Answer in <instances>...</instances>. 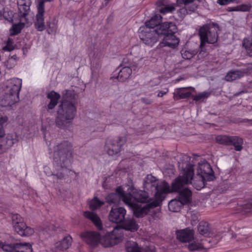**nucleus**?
<instances>
[{
    "instance_id": "1",
    "label": "nucleus",
    "mask_w": 252,
    "mask_h": 252,
    "mask_svg": "<svg viewBox=\"0 0 252 252\" xmlns=\"http://www.w3.org/2000/svg\"><path fill=\"white\" fill-rule=\"evenodd\" d=\"M44 138L46 144L48 145V151L50 154L53 153V164L56 174L48 172V166L44 167V172L48 176L51 175L58 179L62 180L64 178V174L69 173L70 174H76L75 172L69 169L71 165L72 158V145L67 141H63L61 143H58L52 148V144L53 142L48 141L46 139V133L44 134Z\"/></svg>"
},
{
    "instance_id": "2",
    "label": "nucleus",
    "mask_w": 252,
    "mask_h": 252,
    "mask_svg": "<svg viewBox=\"0 0 252 252\" xmlns=\"http://www.w3.org/2000/svg\"><path fill=\"white\" fill-rule=\"evenodd\" d=\"M76 106L71 102L63 100L59 106L58 116L56 119V125L61 128H65V124H70L76 114Z\"/></svg>"
},
{
    "instance_id": "3",
    "label": "nucleus",
    "mask_w": 252,
    "mask_h": 252,
    "mask_svg": "<svg viewBox=\"0 0 252 252\" xmlns=\"http://www.w3.org/2000/svg\"><path fill=\"white\" fill-rule=\"evenodd\" d=\"M22 79L15 78L11 79L7 86V91L0 100V105L2 107L11 106L19 100V92L22 87Z\"/></svg>"
},
{
    "instance_id": "4",
    "label": "nucleus",
    "mask_w": 252,
    "mask_h": 252,
    "mask_svg": "<svg viewBox=\"0 0 252 252\" xmlns=\"http://www.w3.org/2000/svg\"><path fill=\"white\" fill-rule=\"evenodd\" d=\"M194 175L193 165L190 163L187 165L183 169L182 175L174 179L170 187L171 192H178L184 189V187L191 183Z\"/></svg>"
},
{
    "instance_id": "5",
    "label": "nucleus",
    "mask_w": 252,
    "mask_h": 252,
    "mask_svg": "<svg viewBox=\"0 0 252 252\" xmlns=\"http://www.w3.org/2000/svg\"><path fill=\"white\" fill-rule=\"evenodd\" d=\"M161 31H163L160 35V37L163 36L162 43L165 46L175 48L180 41L179 39L175 35L177 31L175 24L165 22L161 25Z\"/></svg>"
},
{
    "instance_id": "6",
    "label": "nucleus",
    "mask_w": 252,
    "mask_h": 252,
    "mask_svg": "<svg viewBox=\"0 0 252 252\" xmlns=\"http://www.w3.org/2000/svg\"><path fill=\"white\" fill-rule=\"evenodd\" d=\"M219 27L215 23L205 24L201 26L199 30L200 38V47L203 48L206 43L214 44L218 41V31Z\"/></svg>"
},
{
    "instance_id": "7",
    "label": "nucleus",
    "mask_w": 252,
    "mask_h": 252,
    "mask_svg": "<svg viewBox=\"0 0 252 252\" xmlns=\"http://www.w3.org/2000/svg\"><path fill=\"white\" fill-rule=\"evenodd\" d=\"M139 36L140 40L145 45L152 47L158 40L162 33L161 25L156 30L149 27H140Z\"/></svg>"
},
{
    "instance_id": "8",
    "label": "nucleus",
    "mask_w": 252,
    "mask_h": 252,
    "mask_svg": "<svg viewBox=\"0 0 252 252\" xmlns=\"http://www.w3.org/2000/svg\"><path fill=\"white\" fill-rule=\"evenodd\" d=\"M216 142L226 146L233 145L236 151H240L243 149V139L238 136L219 135L216 137Z\"/></svg>"
},
{
    "instance_id": "9",
    "label": "nucleus",
    "mask_w": 252,
    "mask_h": 252,
    "mask_svg": "<svg viewBox=\"0 0 252 252\" xmlns=\"http://www.w3.org/2000/svg\"><path fill=\"white\" fill-rule=\"evenodd\" d=\"M154 190H156L155 199L151 202L156 207L161 204L168 193L171 192L168 183L164 181L159 182Z\"/></svg>"
},
{
    "instance_id": "10",
    "label": "nucleus",
    "mask_w": 252,
    "mask_h": 252,
    "mask_svg": "<svg viewBox=\"0 0 252 252\" xmlns=\"http://www.w3.org/2000/svg\"><path fill=\"white\" fill-rule=\"evenodd\" d=\"M12 220L14 230L18 234L21 236H30L34 233L33 229L27 226L20 215L13 214Z\"/></svg>"
},
{
    "instance_id": "11",
    "label": "nucleus",
    "mask_w": 252,
    "mask_h": 252,
    "mask_svg": "<svg viewBox=\"0 0 252 252\" xmlns=\"http://www.w3.org/2000/svg\"><path fill=\"white\" fill-rule=\"evenodd\" d=\"M126 142L123 137H118L113 140H107L105 149L109 156L117 155L122 150V146Z\"/></svg>"
},
{
    "instance_id": "12",
    "label": "nucleus",
    "mask_w": 252,
    "mask_h": 252,
    "mask_svg": "<svg viewBox=\"0 0 252 252\" xmlns=\"http://www.w3.org/2000/svg\"><path fill=\"white\" fill-rule=\"evenodd\" d=\"M101 235L96 231H85L80 234L82 240L92 248L101 244Z\"/></svg>"
},
{
    "instance_id": "13",
    "label": "nucleus",
    "mask_w": 252,
    "mask_h": 252,
    "mask_svg": "<svg viewBox=\"0 0 252 252\" xmlns=\"http://www.w3.org/2000/svg\"><path fill=\"white\" fill-rule=\"evenodd\" d=\"M197 176L202 177L207 181H213L215 177L214 172L210 163L205 161L199 163L197 168Z\"/></svg>"
},
{
    "instance_id": "14",
    "label": "nucleus",
    "mask_w": 252,
    "mask_h": 252,
    "mask_svg": "<svg viewBox=\"0 0 252 252\" xmlns=\"http://www.w3.org/2000/svg\"><path fill=\"white\" fill-rule=\"evenodd\" d=\"M2 250L5 252H32L31 244L28 243H16L2 246Z\"/></svg>"
},
{
    "instance_id": "15",
    "label": "nucleus",
    "mask_w": 252,
    "mask_h": 252,
    "mask_svg": "<svg viewBox=\"0 0 252 252\" xmlns=\"http://www.w3.org/2000/svg\"><path fill=\"white\" fill-rule=\"evenodd\" d=\"M126 211L123 207H113L109 213V220L110 221L120 224L124 221Z\"/></svg>"
},
{
    "instance_id": "16",
    "label": "nucleus",
    "mask_w": 252,
    "mask_h": 252,
    "mask_svg": "<svg viewBox=\"0 0 252 252\" xmlns=\"http://www.w3.org/2000/svg\"><path fill=\"white\" fill-rule=\"evenodd\" d=\"M121 239L116 233L115 229L111 232H106L101 237V244L104 247H111L118 244Z\"/></svg>"
},
{
    "instance_id": "17",
    "label": "nucleus",
    "mask_w": 252,
    "mask_h": 252,
    "mask_svg": "<svg viewBox=\"0 0 252 252\" xmlns=\"http://www.w3.org/2000/svg\"><path fill=\"white\" fill-rule=\"evenodd\" d=\"M156 207L151 202L148 203L144 206L136 204H133L132 211L133 215L136 218H142L148 214L150 209Z\"/></svg>"
},
{
    "instance_id": "18",
    "label": "nucleus",
    "mask_w": 252,
    "mask_h": 252,
    "mask_svg": "<svg viewBox=\"0 0 252 252\" xmlns=\"http://www.w3.org/2000/svg\"><path fill=\"white\" fill-rule=\"evenodd\" d=\"M44 12V2L41 1L37 5V13L36 15V21L34 23L35 29L39 32H42L45 29Z\"/></svg>"
},
{
    "instance_id": "19",
    "label": "nucleus",
    "mask_w": 252,
    "mask_h": 252,
    "mask_svg": "<svg viewBox=\"0 0 252 252\" xmlns=\"http://www.w3.org/2000/svg\"><path fill=\"white\" fill-rule=\"evenodd\" d=\"M178 240L182 243H189L194 239V232L192 229L187 227L176 231Z\"/></svg>"
},
{
    "instance_id": "20",
    "label": "nucleus",
    "mask_w": 252,
    "mask_h": 252,
    "mask_svg": "<svg viewBox=\"0 0 252 252\" xmlns=\"http://www.w3.org/2000/svg\"><path fill=\"white\" fill-rule=\"evenodd\" d=\"M31 0H17V5L20 16L25 17L30 12Z\"/></svg>"
},
{
    "instance_id": "21",
    "label": "nucleus",
    "mask_w": 252,
    "mask_h": 252,
    "mask_svg": "<svg viewBox=\"0 0 252 252\" xmlns=\"http://www.w3.org/2000/svg\"><path fill=\"white\" fill-rule=\"evenodd\" d=\"M118 227L131 232H135L138 229V225L133 219H125L124 221L119 226L115 227V229H117Z\"/></svg>"
},
{
    "instance_id": "22",
    "label": "nucleus",
    "mask_w": 252,
    "mask_h": 252,
    "mask_svg": "<svg viewBox=\"0 0 252 252\" xmlns=\"http://www.w3.org/2000/svg\"><path fill=\"white\" fill-rule=\"evenodd\" d=\"M159 183L156 177L151 174L147 175L144 180V189L149 191H153Z\"/></svg>"
},
{
    "instance_id": "23",
    "label": "nucleus",
    "mask_w": 252,
    "mask_h": 252,
    "mask_svg": "<svg viewBox=\"0 0 252 252\" xmlns=\"http://www.w3.org/2000/svg\"><path fill=\"white\" fill-rule=\"evenodd\" d=\"M122 194V187H117L115 192L108 194L105 198L106 202L109 204H115L121 201V195Z\"/></svg>"
},
{
    "instance_id": "24",
    "label": "nucleus",
    "mask_w": 252,
    "mask_h": 252,
    "mask_svg": "<svg viewBox=\"0 0 252 252\" xmlns=\"http://www.w3.org/2000/svg\"><path fill=\"white\" fill-rule=\"evenodd\" d=\"M84 216L91 220L98 230L103 229V225L99 217L96 214L93 212L86 211L84 212Z\"/></svg>"
},
{
    "instance_id": "25",
    "label": "nucleus",
    "mask_w": 252,
    "mask_h": 252,
    "mask_svg": "<svg viewBox=\"0 0 252 252\" xmlns=\"http://www.w3.org/2000/svg\"><path fill=\"white\" fill-rule=\"evenodd\" d=\"M178 199L181 204H187L190 202L192 197V192L188 188H184L178 192Z\"/></svg>"
},
{
    "instance_id": "26",
    "label": "nucleus",
    "mask_w": 252,
    "mask_h": 252,
    "mask_svg": "<svg viewBox=\"0 0 252 252\" xmlns=\"http://www.w3.org/2000/svg\"><path fill=\"white\" fill-rule=\"evenodd\" d=\"M133 198L137 202L141 203H149V193L145 190H137L133 189Z\"/></svg>"
},
{
    "instance_id": "27",
    "label": "nucleus",
    "mask_w": 252,
    "mask_h": 252,
    "mask_svg": "<svg viewBox=\"0 0 252 252\" xmlns=\"http://www.w3.org/2000/svg\"><path fill=\"white\" fill-rule=\"evenodd\" d=\"M161 21V16L156 15L145 23V27H149L153 30H156L158 28V26L161 25L163 23H162L160 24Z\"/></svg>"
},
{
    "instance_id": "28",
    "label": "nucleus",
    "mask_w": 252,
    "mask_h": 252,
    "mask_svg": "<svg viewBox=\"0 0 252 252\" xmlns=\"http://www.w3.org/2000/svg\"><path fill=\"white\" fill-rule=\"evenodd\" d=\"M47 97L50 99V101L47 106L48 108L53 109L57 104L61 95L59 94L52 91L48 94Z\"/></svg>"
},
{
    "instance_id": "29",
    "label": "nucleus",
    "mask_w": 252,
    "mask_h": 252,
    "mask_svg": "<svg viewBox=\"0 0 252 252\" xmlns=\"http://www.w3.org/2000/svg\"><path fill=\"white\" fill-rule=\"evenodd\" d=\"M132 73V69L129 66L123 67L118 72L117 79L120 82L126 81Z\"/></svg>"
},
{
    "instance_id": "30",
    "label": "nucleus",
    "mask_w": 252,
    "mask_h": 252,
    "mask_svg": "<svg viewBox=\"0 0 252 252\" xmlns=\"http://www.w3.org/2000/svg\"><path fill=\"white\" fill-rule=\"evenodd\" d=\"M15 134H8L6 137L5 143L3 144H0V154L3 153L6 149H8L15 143L16 141Z\"/></svg>"
},
{
    "instance_id": "31",
    "label": "nucleus",
    "mask_w": 252,
    "mask_h": 252,
    "mask_svg": "<svg viewBox=\"0 0 252 252\" xmlns=\"http://www.w3.org/2000/svg\"><path fill=\"white\" fill-rule=\"evenodd\" d=\"M72 241V238L70 235L66 236L57 244L56 247L59 250H66L71 246Z\"/></svg>"
},
{
    "instance_id": "32",
    "label": "nucleus",
    "mask_w": 252,
    "mask_h": 252,
    "mask_svg": "<svg viewBox=\"0 0 252 252\" xmlns=\"http://www.w3.org/2000/svg\"><path fill=\"white\" fill-rule=\"evenodd\" d=\"M7 120V118L6 117L0 118V144H3L5 143L6 140V137L8 134H15L16 136V141L15 143L17 141V135L15 133L7 134H6V136L4 137L5 131L3 126L6 122ZM14 138H15V137H14Z\"/></svg>"
},
{
    "instance_id": "33",
    "label": "nucleus",
    "mask_w": 252,
    "mask_h": 252,
    "mask_svg": "<svg viewBox=\"0 0 252 252\" xmlns=\"http://www.w3.org/2000/svg\"><path fill=\"white\" fill-rule=\"evenodd\" d=\"M126 250L127 252H156L155 248L149 247L141 248L138 247L137 243H135L132 246H127Z\"/></svg>"
},
{
    "instance_id": "34",
    "label": "nucleus",
    "mask_w": 252,
    "mask_h": 252,
    "mask_svg": "<svg viewBox=\"0 0 252 252\" xmlns=\"http://www.w3.org/2000/svg\"><path fill=\"white\" fill-rule=\"evenodd\" d=\"M47 32L49 34H55L58 28V20L55 17L50 18L47 22Z\"/></svg>"
},
{
    "instance_id": "35",
    "label": "nucleus",
    "mask_w": 252,
    "mask_h": 252,
    "mask_svg": "<svg viewBox=\"0 0 252 252\" xmlns=\"http://www.w3.org/2000/svg\"><path fill=\"white\" fill-rule=\"evenodd\" d=\"M89 56L91 60V69L94 71L95 69H97L100 67L99 62H96L95 63V61L97 59L96 61H98L101 58L100 55H98V53H94L93 54V53L90 52L89 53Z\"/></svg>"
},
{
    "instance_id": "36",
    "label": "nucleus",
    "mask_w": 252,
    "mask_h": 252,
    "mask_svg": "<svg viewBox=\"0 0 252 252\" xmlns=\"http://www.w3.org/2000/svg\"><path fill=\"white\" fill-rule=\"evenodd\" d=\"M243 76V73L239 70L229 71L225 76V79L227 81L231 82L240 78Z\"/></svg>"
},
{
    "instance_id": "37",
    "label": "nucleus",
    "mask_w": 252,
    "mask_h": 252,
    "mask_svg": "<svg viewBox=\"0 0 252 252\" xmlns=\"http://www.w3.org/2000/svg\"><path fill=\"white\" fill-rule=\"evenodd\" d=\"M199 179H197V177H196L194 179L191 180V183L190 184H192V186L197 190H201L205 186V182L207 181L205 179H203L202 177L200 176H198Z\"/></svg>"
},
{
    "instance_id": "38",
    "label": "nucleus",
    "mask_w": 252,
    "mask_h": 252,
    "mask_svg": "<svg viewBox=\"0 0 252 252\" xmlns=\"http://www.w3.org/2000/svg\"><path fill=\"white\" fill-rule=\"evenodd\" d=\"M88 204L89 206L90 209L94 211L104 204V202L100 201L96 197H94L93 199L88 201Z\"/></svg>"
},
{
    "instance_id": "39",
    "label": "nucleus",
    "mask_w": 252,
    "mask_h": 252,
    "mask_svg": "<svg viewBox=\"0 0 252 252\" xmlns=\"http://www.w3.org/2000/svg\"><path fill=\"white\" fill-rule=\"evenodd\" d=\"M182 205L179 199L172 200L168 203V209L171 212H178L180 211Z\"/></svg>"
},
{
    "instance_id": "40",
    "label": "nucleus",
    "mask_w": 252,
    "mask_h": 252,
    "mask_svg": "<svg viewBox=\"0 0 252 252\" xmlns=\"http://www.w3.org/2000/svg\"><path fill=\"white\" fill-rule=\"evenodd\" d=\"M242 44L247 55L252 57V38H245Z\"/></svg>"
},
{
    "instance_id": "41",
    "label": "nucleus",
    "mask_w": 252,
    "mask_h": 252,
    "mask_svg": "<svg viewBox=\"0 0 252 252\" xmlns=\"http://www.w3.org/2000/svg\"><path fill=\"white\" fill-rule=\"evenodd\" d=\"M239 208L240 213L243 215L249 216L252 214V203H248L241 205Z\"/></svg>"
},
{
    "instance_id": "42",
    "label": "nucleus",
    "mask_w": 252,
    "mask_h": 252,
    "mask_svg": "<svg viewBox=\"0 0 252 252\" xmlns=\"http://www.w3.org/2000/svg\"><path fill=\"white\" fill-rule=\"evenodd\" d=\"M191 95V92H186L183 89H179L174 93V96L177 99L188 98Z\"/></svg>"
},
{
    "instance_id": "43",
    "label": "nucleus",
    "mask_w": 252,
    "mask_h": 252,
    "mask_svg": "<svg viewBox=\"0 0 252 252\" xmlns=\"http://www.w3.org/2000/svg\"><path fill=\"white\" fill-rule=\"evenodd\" d=\"M199 233L203 235H208L209 234V224L207 222L201 221L198 226Z\"/></svg>"
},
{
    "instance_id": "44",
    "label": "nucleus",
    "mask_w": 252,
    "mask_h": 252,
    "mask_svg": "<svg viewBox=\"0 0 252 252\" xmlns=\"http://www.w3.org/2000/svg\"><path fill=\"white\" fill-rule=\"evenodd\" d=\"M132 198H133V191H132V194L130 193H125L122 188V194L121 195V200L123 201L125 204L132 206L133 204L131 203Z\"/></svg>"
},
{
    "instance_id": "45",
    "label": "nucleus",
    "mask_w": 252,
    "mask_h": 252,
    "mask_svg": "<svg viewBox=\"0 0 252 252\" xmlns=\"http://www.w3.org/2000/svg\"><path fill=\"white\" fill-rule=\"evenodd\" d=\"M197 53L195 50L182 49L181 54L183 58L186 60H189Z\"/></svg>"
},
{
    "instance_id": "46",
    "label": "nucleus",
    "mask_w": 252,
    "mask_h": 252,
    "mask_svg": "<svg viewBox=\"0 0 252 252\" xmlns=\"http://www.w3.org/2000/svg\"><path fill=\"white\" fill-rule=\"evenodd\" d=\"M188 249L190 252L200 251L204 249V246L201 243L193 241L189 245Z\"/></svg>"
},
{
    "instance_id": "47",
    "label": "nucleus",
    "mask_w": 252,
    "mask_h": 252,
    "mask_svg": "<svg viewBox=\"0 0 252 252\" xmlns=\"http://www.w3.org/2000/svg\"><path fill=\"white\" fill-rule=\"evenodd\" d=\"M24 27V24L19 23L12 25L10 29V33L11 35H17L21 32V30Z\"/></svg>"
},
{
    "instance_id": "48",
    "label": "nucleus",
    "mask_w": 252,
    "mask_h": 252,
    "mask_svg": "<svg viewBox=\"0 0 252 252\" xmlns=\"http://www.w3.org/2000/svg\"><path fill=\"white\" fill-rule=\"evenodd\" d=\"M228 9L229 11H248L250 10V7L246 4H242L239 6L235 7H228Z\"/></svg>"
},
{
    "instance_id": "49",
    "label": "nucleus",
    "mask_w": 252,
    "mask_h": 252,
    "mask_svg": "<svg viewBox=\"0 0 252 252\" xmlns=\"http://www.w3.org/2000/svg\"><path fill=\"white\" fill-rule=\"evenodd\" d=\"M210 92H204L195 95L193 99L195 101H199L203 98H207L210 96Z\"/></svg>"
},
{
    "instance_id": "50",
    "label": "nucleus",
    "mask_w": 252,
    "mask_h": 252,
    "mask_svg": "<svg viewBox=\"0 0 252 252\" xmlns=\"http://www.w3.org/2000/svg\"><path fill=\"white\" fill-rule=\"evenodd\" d=\"M175 10V8L173 5H166L160 9V12L163 14L168 13H172Z\"/></svg>"
},
{
    "instance_id": "51",
    "label": "nucleus",
    "mask_w": 252,
    "mask_h": 252,
    "mask_svg": "<svg viewBox=\"0 0 252 252\" xmlns=\"http://www.w3.org/2000/svg\"><path fill=\"white\" fill-rule=\"evenodd\" d=\"M140 50V48L139 46L138 45H135L133 46L131 49L130 55L135 58H137L139 56Z\"/></svg>"
},
{
    "instance_id": "52",
    "label": "nucleus",
    "mask_w": 252,
    "mask_h": 252,
    "mask_svg": "<svg viewBox=\"0 0 252 252\" xmlns=\"http://www.w3.org/2000/svg\"><path fill=\"white\" fill-rule=\"evenodd\" d=\"M178 16L181 18H184L188 14V11L185 7H182L177 10Z\"/></svg>"
},
{
    "instance_id": "53",
    "label": "nucleus",
    "mask_w": 252,
    "mask_h": 252,
    "mask_svg": "<svg viewBox=\"0 0 252 252\" xmlns=\"http://www.w3.org/2000/svg\"><path fill=\"white\" fill-rule=\"evenodd\" d=\"M236 0H218L217 2L221 5H227L230 3L233 2Z\"/></svg>"
},
{
    "instance_id": "54",
    "label": "nucleus",
    "mask_w": 252,
    "mask_h": 252,
    "mask_svg": "<svg viewBox=\"0 0 252 252\" xmlns=\"http://www.w3.org/2000/svg\"><path fill=\"white\" fill-rule=\"evenodd\" d=\"M168 89H164L163 90L159 91L158 92L157 96L158 97H162L164 94H166L168 93Z\"/></svg>"
},
{
    "instance_id": "55",
    "label": "nucleus",
    "mask_w": 252,
    "mask_h": 252,
    "mask_svg": "<svg viewBox=\"0 0 252 252\" xmlns=\"http://www.w3.org/2000/svg\"><path fill=\"white\" fill-rule=\"evenodd\" d=\"M106 124H101V126H97V129L96 130V131H103V129H104L105 128V125Z\"/></svg>"
},
{
    "instance_id": "56",
    "label": "nucleus",
    "mask_w": 252,
    "mask_h": 252,
    "mask_svg": "<svg viewBox=\"0 0 252 252\" xmlns=\"http://www.w3.org/2000/svg\"><path fill=\"white\" fill-rule=\"evenodd\" d=\"M4 49H5V50H7V51H11V50H12L13 49V48L12 47H10L9 42H7L6 45L4 47Z\"/></svg>"
},
{
    "instance_id": "57",
    "label": "nucleus",
    "mask_w": 252,
    "mask_h": 252,
    "mask_svg": "<svg viewBox=\"0 0 252 252\" xmlns=\"http://www.w3.org/2000/svg\"><path fill=\"white\" fill-rule=\"evenodd\" d=\"M198 7V5L197 4H196L195 3H193V5H192V9L191 10L192 11H194Z\"/></svg>"
},
{
    "instance_id": "58",
    "label": "nucleus",
    "mask_w": 252,
    "mask_h": 252,
    "mask_svg": "<svg viewBox=\"0 0 252 252\" xmlns=\"http://www.w3.org/2000/svg\"><path fill=\"white\" fill-rule=\"evenodd\" d=\"M4 245H9V244H6V243H3L0 241V249H1L2 250V246Z\"/></svg>"
},
{
    "instance_id": "59",
    "label": "nucleus",
    "mask_w": 252,
    "mask_h": 252,
    "mask_svg": "<svg viewBox=\"0 0 252 252\" xmlns=\"http://www.w3.org/2000/svg\"><path fill=\"white\" fill-rule=\"evenodd\" d=\"M11 58L14 60H16L17 59V57L16 55H15L11 56Z\"/></svg>"
},
{
    "instance_id": "60",
    "label": "nucleus",
    "mask_w": 252,
    "mask_h": 252,
    "mask_svg": "<svg viewBox=\"0 0 252 252\" xmlns=\"http://www.w3.org/2000/svg\"><path fill=\"white\" fill-rule=\"evenodd\" d=\"M126 58H124V59H123V63H127V61H126Z\"/></svg>"
},
{
    "instance_id": "61",
    "label": "nucleus",
    "mask_w": 252,
    "mask_h": 252,
    "mask_svg": "<svg viewBox=\"0 0 252 252\" xmlns=\"http://www.w3.org/2000/svg\"><path fill=\"white\" fill-rule=\"evenodd\" d=\"M1 209L0 208V212L1 211Z\"/></svg>"
},
{
    "instance_id": "62",
    "label": "nucleus",
    "mask_w": 252,
    "mask_h": 252,
    "mask_svg": "<svg viewBox=\"0 0 252 252\" xmlns=\"http://www.w3.org/2000/svg\"><path fill=\"white\" fill-rule=\"evenodd\" d=\"M100 117L101 118V119H102V116H100Z\"/></svg>"
},
{
    "instance_id": "63",
    "label": "nucleus",
    "mask_w": 252,
    "mask_h": 252,
    "mask_svg": "<svg viewBox=\"0 0 252 252\" xmlns=\"http://www.w3.org/2000/svg\"><path fill=\"white\" fill-rule=\"evenodd\" d=\"M251 64H252V63Z\"/></svg>"
}]
</instances>
